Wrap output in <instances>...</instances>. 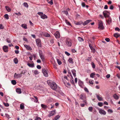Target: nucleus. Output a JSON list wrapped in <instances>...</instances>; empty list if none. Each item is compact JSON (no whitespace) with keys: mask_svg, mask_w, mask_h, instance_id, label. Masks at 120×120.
Segmentation results:
<instances>
[{"mask_svg":"<svg viewBox=\"0 0 120 120\" xmlns=\"http://www.w3.org/2000/svg\"><path fill=\"white\" fill-rule=\"evenodd\" d=\"M20 108L21 109H23L24 108V106L23 104H21L20 105Z\"/></svg>","mask_w":120,"mask_h":120,"instance_id":"obj_22","label":"nucleus"},{"mask_svg":"<svg viewBox=\"0 0 120 120\" xmlns=\"http://www.w3.org/2000/svg\"><path fill=\"white\" fill-rule=\"evenodd\" d=\"M89 45L92 51L94 53L95 52V51L94 48L93 47L92 45L91 44H89Z\"/></svg>","mask_w":120,"mask_h":120,"instance_id":"obj_14","label":"nucleus"},{"mask_svg":"<svg viewBox=\"0 0 120 120\" xmlns=\"http://www.w3.org/2000/svg\"><path fill=\"white\" fill-rule=\"evenodd\" d=\"M82 7H84L85 6V4L83 2L82 4Z\"/></svg>","mask_w":120,"mask_h":120,"instance_id":"obj_61","label":"nucleus"},{"mask_svg":"<svg viewBox=\"0 0 120 120\" xmlns=\"http://www.w3.org/2000/svg\"><path fill=\"white\" fill-rule=\"evenodd\" d=\"M22 76L21 74H17L15 73L14 74V77L15 79H17L21 77Z\"/></svg>","mask_w":120,"mask_h":120,"instance_id":"obj_8","label":"nucleus"},{"mask_svg":"<svg viewBox=\"0 0 120 120\" xmlns=\"http://www.w3.org/2000/svg\"><path fill=\"white\" fill-rule=\"evenodd\" d=\"M79 98L80 99L83 100V102H85V104H87V101L86 99V97L84 94H81L79 96Z\"/></svg>","mask_w":120,"mask_h":120,"instance_id":"obj_1","label":"nucleus"},{"mask_svg":"<svg viewBox=\"0 0 120 120\" xmlns=\"http://www.w3.org/2000/svg\"><path fill=\"white\" fill-rule=\"evenodd\" d=\"M3 104H4V106L6 107L8 106V103H5V102H4Z\"/></svg>","mask_w":120,"mask_h":120,"instance_id":"obj_62","label":"nucleus"},{"mask_svg":"<svg viewBox=\"0 0 120 120\" xmlns=\"http://www.w3.org/2000/svg\"><path fill=\"white\" fill-rule=\"evenodd\" d=\"M109 8L110 9L113 10V5H111Z\"/></svg>","mask_w":120,"mask_h":120,"instance_id":"obj_56","label":"nucleus"},{"mask_svg":"<svg viewBox=\"0 0 120 120\" xmlns=\"http://www.w3.org/2000/svg\"><path fill=\"white\" fill-rule=\"evenodd\" d=\"M3 50L4 52H8V47L5 45L4 46L3 48Z\"/></svg>","mask_w":120,"mask_h":120,"instance_id":"obj_15","label":"nucleus"},{"mask_svg":"<svg viewBox=\"0 0 120 120\" xmlns=\"http://www.w3.org/2000/svg\"><path fill=\"white\" fill-rule=\"evenodd\" d=\"M39 56L42 61H43L45 60L44 56L42 54H39Z\"/></svg>","mask_w":120,"mask_h":120,"instance_id":"obj_19","label":"nucleus"},{"mask_svg":"<svg viewBox=\"0 0 120 120\" xmlns=\"http://www.w3.org/2000/svg\"><path fill=\"white\" fill-rule=\"evenodd\" d=\"M65 21L66 23L69 26H71V25L70 23L67 20L65 19Z\"/></svg>","mask_w":120,"mask_h":120,"instance_id":"obj_29","label":"nucleus"},{"mask_svg":"<svg viewBox=\"0 0 120 120\" xmlns=\"http://www.w3.org/2000/svg\"><path fill=\"white\" fill-rule=\"evenodd\" d=\"M14 61L15 64H17L18 63V60L17 58H15L14 60Z\"/></svg>","mask_w":120,"mask_h":120,"instance_id":"obj_27","label":"nucleus"},{"mask_svg":"<svg viewBox=\"0 0 120 120\" xmlns=\"http://www.w3.org/2000/svg\"><path fill=\"white\" fill-rule=\"evenodd\" d=\"M24 46L27 49L29 50H31L32 49L31 48L29 45H24Z\"/></svg>","mask_w":120,"mask_h":120,"instance_id":"obj_17","label":"nucleus"},{"mask_svg":"<svg viewBox=\"0 0 120 120\" xmlns=\"http://www.w3.org/2000/svg\"><path fill=\"white\" fill-rule=\"evenodd\" d=\"M83 102V104H81V106L82 107H84L85 105V102Z\"/></svg>","mask_w":120,"mask_h":120,"instance_id":"obj_63","label":"nucleus"},{"mask_svg":"<svg viewBox=\"0 0 120 120\" xmlns=\"http://www.w3.org/2000/svg\"><path fill=\"white\" fill-rule=\"evenodd\" d=\"M92 21V20L90 19H89L86 20V21H85L84 23L83 22V24L84 26H85L86 25H87L90 22Z\"/></svg>","mask_w":120,"mask_h":120,"instance_id":"obj_12","label":"nucleus"},{"mask_svg":"<svg viewBox=\"0 0 120 120\" xmlns=\"http://www.w3.org/2000/svg\"><path fill=\"white\" fill-rule=\"evenodd\" d=\"M26 72V71H24L22 72L21 73V75L22 74H24Z\"/></svg>","mask_w":120,"mask_h":120,"instance_id":"obj_59","label":"nucleus"},{"mask_svg":"<svg viewBox=\"0 0 120 120\" xmlns=\"http://www.w3.org/2000/svg\"><path fill=\"white\" fill-rule=\"evenodd\" d=\"M23 5L24 6L26 7H28V6L27 3H24L23 4Z\"/></svg>","mask_w":120,"mask_h":120,"instance_id":"obj_43","label":"nucleus"},{"mask_svg":"<svg viewBox=\"0 0 120 120\" xmlns=\"http://www.w3.org/2000/svg\"><path fill=\"white\" fill-rule=\"evenodd\" d=\"M103 14L105 18L109 17V13L106 11L103 12Z\"/></svg>","mask_w":120,"mask_h":120,"instance_id":"obj_9","label":"nucleus"},{"mask_svg":"<svg viewBox=\"0 0 120 120\" xmlns=\"http://www.w3.org/2000/svg\"><path fill=\"white\" fill-rule=\"evenodd\" d=\"M79 86H81L83 85V83L82 81H79Z\"/></svg>","mask_w":120,"mask_h":120,"instance_id":"obj_40","label":"nucleus"},{"mask_svg":"<svg viewBox=\"0 0 120 120\" xmlns=\"http://www.w3.org/2000/svg\"><path fill=\"white\" fill-rule=\"evenodd\" d=\"M62 12L64 14L66 15H68V13L67 11H62Z\"/></svg>","mask_w":120,"mask_h":120,"instance_id":"obj_39","label":"nucleus"},{"mask_svg":"<svg viewBox=\"0 0 120 120\" xmlns=\"http://www.w3.org/2000/svg\"><path fill=\"white\" fill-rule=\"evenodd\" d=\"M41 106L42 108L45 109H46L47 108V106L46 105H44L43 104H41Z\"/></svg>","mask_w":120,"mask_h":120,"instance_id":"obj_28","label":"nucleus"},{"mask_svg":"<svg viewBox=\"0 0 120 120\" xmlns=\"http://www.w3.org/2000/svg\"><path fill=\"white\" fill-rule=\"evenodd\" d=\"M51 43L52 44H53L54 42V40L53 39H52L50 41Z\"/></svg>","mask_w":120,"mask_h":120,"instance_id":"obj_51","label":"nucleus"},{"mask_svg":"<svg viewBox=\"0 0 120 120\" xmlns=\"http://www.w3.org/2000/svg\"><path fill=\"white\" fill-rule=\"evenodd\" d=\"M66 45L68 46L71 47L72 45L71 40L69 38H67L65 40Z\"/></svg>","mask_w":120,"mask_h":120,"instance_id":"obj_2","label":"nucleus"},{"mask_svg":"<svg viewBox=\"0 0 120 120\" xmlns=\"http://www.w3.org/2000/svg\"><path fill=\"white\" fill-rule=\"evenodd\" d=\"M112 21V19H111L109 17V19L107 21V22L108 23H109H109H110Z\"/></svg>","mask_w":120,"mask_h":120,"instance_id":"obj_32","label":"nucleus"},{"mask_svg":"<svg viewBox=\"0 0 120 120\" xmlns=\"http://www.w3.org/2000/svg\"><path fill=\"white\" fill-rule=\"evenodd\" d=\"M108 112L109 113H111L113 112V111L110 109H109L108 110Z\"/></svg>","mask_w":120,"mask_h":120,"instance_id":"obj_44","label":"nucleus"},{"mask_svg":"<svg viewBox=\"0 0 120 120\" xmlns=\"http://www.w3.org/2000/svg\"><path fill=\"white\" fill-rule=\"evenodd\" d=\"M48 3L51 5L52 4H53L52 0H51V1L48 2Z\"/></svg>","mask_w":120,"mask_h":120,"instance_id":"obj_48","label":"nucleus"},{"mask_svg":"<svg viewBox=\"0 0 120 120\" xmlns=\"http://www.w3.org/2000/svg\"><path fill=\"white\" fill-rule=\"evenodd\" d=\"M84 90L85 91H86L87 93L89 92V91L88 89L86 88H84Z\"/></svg>","mask_w":120,"mask_h":120,"instance_id":"obj_49","label":"nucleus"},{"mask_svg":"<svg viewBox=\"0 0 120 120\" xmlns=\"http://www.w3.org/2000/svg\"><path fill=\"white\" fill-rule=\"evenodd\" d=\"M55 113V110H53L51 111V113L49 114V117H50L54 115Z\"/></svg>","mask_w":120,"mask_h":120,"instance_id":"obj_18","label":"nucleus"},{"mask_svg":"<svg viewBox=\"0 0 120 120\" xmlns=\"http://www.w3.org/2000/svg\"><path fill=\"white\" fill-rule=\"evenodd\" d=\"M11 83L13 85H15L16 83V82L15 80H13L11 81Z\"/></svg>","mask_w":120,"mask_h":120,"instance_id":"obj_33","label":"nucleus"},{"mask_svg":"<svg viewBox=\"0 0 120 120\" xmlns=\"http://www.w3.org/2000/svg\"><path fill=\"white\" fill-rule=\"evenodd\" d=\"M34 97L35 98V100L34 101V102L36 103L38 101V97L36 96H34Z\"/></svg>","mask_w":120,"mask_h":120,"instance_id":"obj_35","label":"nucleus"},{"mask_svg":"<svg viewBox=\"0 0 120 120\" xmlns=\"http://www.w3.org/2000/svg\"><path fill=\"white\" fill-rule=\"evenodd\" d=\"M115 30L116 31H119L120 30V29L118 27H116L115 28Z\"/></svg>","mask_w":120,"mask_h":120,"instance_id":"obj_54","label":"nucleus"},{"mask_svg":"<svg viewBox=\"0 0 120 120\" xmlns=\"http://www.w3.org/2000/svg\"><path fill=\"white\" fill-rule=\"evenodd\" d=\"M22 27L25 29H26L27 28V25L25 24H22Z\"/></svg>","mask_w":120,"mask_h":120,"instance_id":"obj_26","label":"nucleus"},{"mask_svg":"<svg viewBox=\"0 0 120 120\" xmlns=\"http://www.w3.org/2000/svg\"><path fill=\"white\" fill-rule=\"evenodd\" d=\"M110 76V74H108L106 75V77L108 79L109 78Z\"/></svg>","mask_w":120,"mask_h":120,"instance_id":"obj_53","label":"nucleus"},{"mask_svg":"<svg viewBox=\"0 0 120 120\" xmlns=\"http://www.w3.org/2000/svg\"><path fill=\"white\" fill-rule=\"evenodd\" d=\"M98 105L100 107H102L103 105V103L102 102H99L98 103Z\"/></svg>","mask_w":120,"mask_h":120,"instance_id":"obj_38","label":"nucleus"},{"mask_svg":"<svg viewBox=\"0 0 120 120\" xmlns=\"http://www.w3.org/2000/svg\"><path fill=\"white\" fill-rule=\"evenodd\" d=\"M93 81L92 80H90L89 81V82L90 84L93 85Z\"/></svg>","mask_w":120,"mask_h":120,"instance_id":"obj_41","label":"nucleus"},{"mask_svg":"<svg viewBox=\"0 0 120 120\" xmlns=\"http://www.w3.org/2000/svg\"><path fill=\"white\" fill-rule=\"evenodd\" d=\"M36 42L38 46L41 47V40L39 39H37L36 40Z\"/></svg>","mask_w":120,"mask_h":120,"instance_id":"obj_7","label":"nucleus"},{"mask_svg":"<svg viewBox=\"0 0 120 120\" xmlns=\"http://www.w3.org/2000/svg\"><path fill=\"white\" fill-rule=\"evenodd\" d=\"M35 120H41V119L40 117H37L35 119Z\"/></svg>","mask_w":120,"mask_h":120,"instance_id":"obj_60","label":"nucleus"},{"mask_svg":"<svg viewBox=\"0 0 120 120\" xmlns=\"http://www.w3.org/2000/svg\"><path fill=\"white\" fill-rule=\"evenodd\" d=\"M16 91V92L19 94H21V89L19 88H17Z\"/></svg>","mask_w":120,"mask_h":120,"instance_id":"obj_20","label":"nucleus"},{"mask_svg":"<svg viewBox=\"0 0 120 120\" xmlns=\"http://www.w3.org/2000/svg\"><path fill=\"white\" fill-rule=\"evenodd\" d=\"M71 72L73 75L74 77H75L76 76V71L75 69H72L71 70Z\"/></svg>","mask_w":120,"mask_h":120,"instance_id":"obj_16","label":"nucleus"},{"mask_svg":"<svg viewBox=\"0 0 120 120\" xmlns=\"http://www.w3.org/2000/svg\"><path fill=\"white\" fill-rule=\"evenodd\" d=\"M34 73L36 75L38 74L39 73L38 71L37 70H35L34 71Z\"/></svg>","mask_w":120,"mask_h":120,"instance_id":"obj_47","label":"nucleus"},{"mask_svg":"<svg viewBox=\"0 0 120 120\" xmlns=\"http://www.w3.org/2000/svg\"><path fill=\"white\" fill-rule=\"evenodd\" d=\"M38 14L41 16V17L42 19H46L47 18V16L45 14H44L43 12H38Z\"/></svg>","mask_w":120,"mask_h":120,"instance_id":"obj_5","label":"nucleus"},{"mask_svg":"<svg viewBox=\"0 0 120 120\" xmlns=\"http://www.w3.org/2000/svg\"><path fill=\"white\" fill-rule=\"evenodd\" d=\"M98 28L99 30H103L104 29V26L103 25V22L101 21H100L98 23Z\"/></svg>","mask_w":120,"mask_h":120,"instance_id":"obj_4","label":"nucleus"},{"mask_svg":"<svg viewBox=\"0 0 120 120\" xmlns=\"http://www.w3.org/2000/svg\"><path fill=\"white\" fill-rule=\"evenodd\" d=\"M116 76L119 79L120 78V74H118Z\"/></svg>","mask_w":120,"mask_h":120,"instance_id":"obj_64","label":"nucleus"},{"mask_svg":"<svg viewBox=\"0 0 120 120\" xmlns=\"http://www.w3.org/2000/svg\"><path fill=\"white\" fill-rule=\"evenodd\" d=\"M91 64L92 66V68H95V67L96 66L94 63L93 62H92L91 63Z\"/></svg>","mask_w":120,"mask_h":120,"instance_id":"obj_34","label":"nucleus"},{"mask_svg":"<svg viewBox=\"0 0 120 120\" xmlns=\"http://www.w3.org/2000/svg\"><path fill=\"white\" fill-rule=\"evenodd\" d=\"M15 52L16 54H18L19 53V51L18 50H16L15 51Z\"/></svg>","mask_w":120,"mask_h":120,"instance_id":"obj_58","label":"nucleus"},{"mask_svg":"<svg viewBox=\"0 0 120 120\" xmlns=\"http://www.w3.org/2000/svg\"><path fill=\"white\" fill-rule=\"evenodd\" d=\"M93 108L92 107H89L88 108V110H89V111L90 112H92V110H93Z\"/></svg>","mask_w":120,"mask_h":120,"instance_id":"obj_46","label":"nucleus"},{"mask_svg":"<svg viewBox=\"0 0 120 120\" xmlns=\"http://www.w3.org/2000/svg\"><path fill=\"white\" fill-rule=\"evenodd\" d=\"M50 84V87L53 90H55L57 88V85L56 83L54 82H52Z\"/></svg>","mask_w":120,"mask_h":120,"instance_id":"obj_3","label":"nucleus"},{"mask_svg":"<svg viewBox=\"0 0 120 120\" xmlns=\"http://www.w3.org/2000/svg\"><path fill=\"white\" fill-rule=\"evenodd\" d=\"M65 52V54L68 56H69L70 55V53H68L67 52H66V51Z\"/></svg>","mask_w":120,"mask_h":120,"instance_id":"obj_52","label":"nucleus"},{"mask_svg":"<svg viewBox=\"0 0 120 120\" xmlns=\"http://www.w3.org/2000/svg\"><path fill=\"white\" fill-rule=\"evenodd\" d=\"M44 35L45 36L48 37H49L50 36V34L47 33H45Z\"/></svg>","mask_w":120,"mask_h":120,"instance_id":"obj_42","label":"nucleus"},{"mask_svg":"<svg viewBox=\"0 0 120 120\" xmlns=\"http://www.w3.org/2000/svg\"><path fill=\"white\" fill-rule=\"evenodd\" d=\"M37 68L39 69H40L41 68V66L40 65H37Z\"/></svg>","mask_w":120,"mask_h":120,"instance_id":"obj_50","label":"nucleus"},{"mask_svg":"<svg viewBox=\"0 0 120 120\" xmlns=\"http://www.w3.org/2000/svg\"><path fill=\"white\" fill-rule=\"evenodd\" d=\"M83 22L82 21L78 22L76 23V25H80L82 24Z\"/></svg>","mask_w":120,"mask_h":120,"instance_id":"obj_36","label":"nucleus"},{"mask_svg":"<svg viewBox=\"0 0 120 120\" xmlns=\"http://www.w3.org/2000/svg\"><path fill=\"white\" fill-rule=\"evenodd\" d=\"M120 35L119 34L117 33L114 34V37L116 38H118V37H120Z\"/></svg>","mask_w":120,"mask_h":120,"instance_id":"obj_23","label":"nucleus"},{"mask_svg":"<svg viewBox=\"0 0 120 120\" xmlns=\"http://www.w3.org/2000/svg\"><path fill=\"white\" fill-rule=\"evenodd\" d=\"M54 35L56 38L57 39L59 38L60 37V33L58 31L56 32L55 34Z\"/></svg>","mask_w":120,"mask_h":120,"instance_id":"obj_11","label":"nucleus"},{"mask_svg":"<svg viewBox=\"0 0 120 120\" xmlns=\"http://www.w3.org/2000/svg\"><path fill=\"white\" fill-rule=\"evenodd\" d=\"M57 60L58 63L59 65H60L62 63L59 60L57 59Z\"/></svg>","mask_w":120,"mask_h":120,"instance_id":"obj_45","label":"nucleus"},{"mask_svg":"<svg viewBox=\"0 0 120 120\" xmlns=\"http://www.w3.org/2000/svg\"><path fill=\"white\" fill-rule=\"evenodd\" d=\"M95 75V73H92L90 75V77L92 78H94V76Z\"/></svg>","mask_w":120,"mask_h":120,"instance_id":"obj_30","label":"nucleus"},{"mask_svg":"<svg viewBox=\"0 0 120 120\" xmlns=\"http://www.w3.org/2000/svg\"><path fill=\"white\" fill-rule=\"evenodd\" d=\"M27 65L30 67L31 68H33L34 67V64H30L28 63H27Z\"/></svg>","mask_w":120,"mask_h":120,"instance_id":"obj_21","label":"nucleus"},{"mask_svg":"<svg viewBox=\"0 0 120 120\" xmlns=\"http://www.w3.org/2000/svg\"><path fill=\"white\" fill-rule=\"evenodd\" d=\"M70 81L72 84H74V82L73 79H71L70 80Z\"/></svg>","mask_w":120,"mask_h":120,"instance_id":"obj_57","label":"nucleus"},{"mask_svg":"<svg viewBox=\"0 0 120 120\" xmlns=\"http://www.w3.org/2000/svg\"><path fill=\"white\" fill-rule=\"evenodd\" d=\"M60 117V116L59 115H57L56 116L54 117V119L55 120H57Z\"/></svg>","mask_w":120,"mask_h":120,"instance_id":"obj_37","label":"nucleus"},{"mask_svg":"<svg viewBox=\"0 0 120 120\" xmlns=\"http://www.w3.org/2000/svg\"><path fill=\"white\" fill-rule=\"evenodd\" d=\"M98 99L100 101H102L103 98L100 95H96Z\"/></svg>","mask_w":120,"mask_h":120,"instance_id":"obj_13","label":"nucleus"},{"mask_svg":"<svg viewBox=\"0 0 120 120\" xmlns=\"http://www.w3.org/2000/svg\"><path fill=\"white\" fill-rule=\"evenodd\" d=\"M99 113L101 114L105 115L106 114V112L103 110L100 109L99 110Z\"/></svg>","mask_w":120,"mask_h":120,"instance_id":"obj_10","label":"nucleus"},{"mask_svg":"<svg viewBox=\"0 0 120 120\" xmlns=\"http://www.w3.org/2000/svg\"><path fill=\"white\" fill-rule=\"evenodd\" d=\"M78 40L80 42L82 41H84V40L83 38H82L81 37H78Z\"/></svg>","mask_w":120,"mask_h":120,"instance_id":"obj_24","label":"nucleus"},{"mask_svg":"<svg viewBox=\"0 0 120 120\" xmlns=\"http://www.w3.org/2000/svg\"><path fill=\"white\" fill-rule=\"evenodd\" d=\"M105 40L107 42H109L110 41V39L108 38H106L105 39Z\"/></svg>","mask_w":120,"mask_h":120,"instance_id":"obj_55","label":"nucleus"},{"mask_svg":"<svg viewBox=\"0 0 120 120\" xmlns=\"http://www.w3.org/2000/svg\"><path fill=\"white\" fill-rule=\"evenodd\" d=\"M42 72L43 74L46 77H47L48 76V73L47 70L45 69H42Z\"/></svg>","mask_w":120,"mask_h":120,"instance_id":"obj_6","label":"nucleus"},{"mask_svg":"<svg viewBox=\"0 0 120 120\" xmlns=\"http://www.w3.org/2000/svg\"><path fill=\"white\" fill-rule=\"evenodd\" d=\"M68 61L70 63H72V64L73 63V59L71 58H69L68 59Z\"/></svg>","mask_w":120,"mask_h":120,"instance_id":"obj_25","label":"nucleus"},{"mask_svg":"<svg viewBox=\"0 0 120 120\" xmlns=\"http://www.w3.org/2000/svg\"><path fill=\"white\" fill-rule=\"evenodd\" d=\"M113 97L115 99H118L119 97L116 94H115L113 96Z\"/></svg>","mask_w":120,"mask_h":120,"instance_id":"obj_31","label":"nucleus"}]
</instances>
